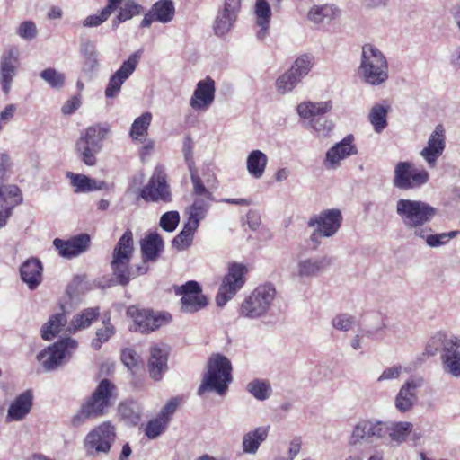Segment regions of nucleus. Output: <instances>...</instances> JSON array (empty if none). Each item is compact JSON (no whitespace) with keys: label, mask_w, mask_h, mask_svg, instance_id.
Returning <instances> with one entry per match:
<instances>
[{"label":"nucleus","mask_w":460,"mask_h":460,"mask_svg":"<svg viewBox=\"0 0 460 460\" xmlns=\"http://www.w3.org/2000/svg\"><path fill=\"white\" fill-rule=\"evenodd\" d=\"M396 213L406 228L411 230L415 237L424 240L430 248L446 245L460 234L458 230L433 234L431 227L425 225L436 216L437 209L424 201L401 199L396 203Z\"/></svg>","instance_id":"f257e3e1"},{"label":"nucleus","mask_w":460,"mask_h":460,"mask_svg":"<svg viewBox=\"0 0 460 460\" xmlns=\"http://www.w3.org/2000/svg\"><path fill=\"white\" fill-rule=\"evenodd\" d=\"M118 398L117 388L108 379H102L93 394L81 405L80 411L72 418L75 427L83 424L88 419L103 416Z\"/></svg>","instance_id":"f03ea898"},{"label":"nucleus","mask_w":460,"mask_h":460,"mask_svg":"<svg viewBox=\"0 0 460 460\" xmlns=\"http://www.w3.org/2000/svg\"><path fill=\"white\" fill-rule=\"evenodd\" d=\"M441 347L443 371L453 377H460V338L454 334L438 332L428 341L425 353L434 356Z\"/></svg>","instance_id":"7ed1b4c3"},{"label":"nucleus","mask_w":460,"mask_h":460,"mask_svg":"<svg viewBox=\"0 0 460 460\" xmlns=\"http://www.w3.org/2000/svg\"><path fill=\"white\" fill-rule=\"evenodd\" d=\"M388 62L383 52L375 45L362 46L358 74L367 84L378 86L388 79Z\"/></svg>","instance_id":"20e7f679"},{"label":"nucleus","mask_w":460,"mask_h":460,"mask_svg":"<svg viewBox=\"0 0 460 460\" xmlns=\"http://www.w3.org/2000/svg\"><path fill=\"white\" fill-rule=\"evenodd\" d=\"M111 132L108 123H98L88 127L75 143V152L82 162L93 166L97 163L96 155L102 148V142Z\"/></svg>","instance_id":"39448f33"},{"label":"nucleus","mask_w":460,"mask_h":460,"mask_svg":"<svg viewBox=\"0 0 460 460\" xmlns=\"http://www.w3.org/2000/svg\"><path fill=\"white\" fill-rule=\"evenodd\" d=\"M231 371L232 366L226 357L219 354L212 356L208 363V372L204 375L198 394L201 395L206 391H215L223 395L232 381Z\"/></svg>","instance_id":"423d86ee"},{"label":"nucleus","mask_w":460,"mask_h":460,"mask_svg":"<svg viewBox=\"0 0 460 460\" xmlns=\"http://www.w3.org/2000/svg\"><path fill=\"white\" fill-rule=\"evenodd\" d=\"M133 252V234L130 230H127L114 247L111 262L112 273L118 283L122 286L127 285L131 279L135 278L133 270L129 268Z\"/></svg>","instance_id":"0eeeda50"},{"label":"nucleus","mask_w":460,"mask_h":460,"mask_svg":"<svg viewBox=\"0 0 460 460\" xmlns=\"http://www.w3.org/2000/svg\"><path fill=\"white\" fill-rule=\"evenodd\" d=\"M276 288L271 283L258 286L242 303L240 314L250 319L265 316L273 305Z\"/></svg>","instance_id":"6e6552de"},{"label":"nucleus","mask_w":460,"mask_h":460,"mask_svg":"<svg viewBox=\"0 0 460 460\" xmlns=\"http://www.w3.org/2000/svg\"><path fill=\"white\" fill-rule=\"evenodd\" d=\"M116 436V429L110 421L96 426L84 438V447L86 455L97 456L109 454Z\"/></svg>","instance_id":"1a4fd4ad"},{"label":"nucleus","mask_w":460,"mask_h":460,"mask_svg":"<svg viewBox=\"0 0 460 460\" xmlns=\"http://www.w3.org/2000/svg\"><path fill=\"white\" fill-rule=\"evenodd\" d=\"M342 216L339 209H325L317 215L311 217L307 222L308 227H313L314 232L310 235L312 243L319 244L320 237H332L340 229Z\"/></svg>","instance_id":"9d476101"},{"label":"nucleus","mask_w":460,"mask_h":460,"mask_svg":"<svg viewBox=\"0 0 460 460\" xmlns=\"http://www.w3.org/2000/svg\"><path fill=\"white\" fill-rule=\"evenodd\" d=\"M394 172V186L403 190L420 188L429 180V174L426 169L417 168L410 162H399Z\"/></svg>","instance_id":"9b49d317"},{"label":"nucleus","mask_w":460,"mask_h":460,"mask_svg":"<svg viewBox=\"0 0 460 460\" xmlns=\"http://www.w3.org/2000/svg\"><path fill=\"white\" fill-rule=\"evenodd\" d=\"M247 268L243 263L232 262L228 266V272L224 277L216 297L217 305L224 306L231 300L245 282Z\"/></svg>","instance_id":"f8f14e48"},{"label":"nucleus","mask_w":460,"mask_h":460,"mask_svg":"<svg viewBox=\"0 0 460 460\" xmlns=\"http://www.w3.org/2000/svg\"><path fill=\"white\" fill-rule=\"evenodd\" d=\"M76 348L77 342L75 340L65 338L40 351L37 358L42 363L45 370H53L60 366L63 361L68 359Z\"/></svg>","instance_id":"ddd939ff"},{"label":"nucleus","mask_w":460,"mask_h":460,"mask_svg":"<svg viewBox=\"0 0 460 460\" xmlns=\"http://www.w3.org/2000/svg\"><path fill=\"white\" fill-rule=\"evenodd\" d=\"M140 196L146 201L169 203L172 200L166 174L162 165L155 166L147 184L141 190Z\"/></svg>","instance_id":"4468645a"},{"label":"nucleus","mask_w":460,"mask_h":460,"mask_svg":"<svg viewBox=\"0 0 460 460\" xmlns=\"http://www.w3.org/2000/svg\"><path fill=\"white\" fill-rule=\"evenodd\" d=\"M128 314L133 318L134 331L148 333L169 323L172 320L170 314L165 312H154L151 310H139L130 307Z\"/></svg>","instance_id":"2eb2a0df"},{"label":"nucleus","mask_w":460,"mask_h":460,"mask_svg":"<svg viewBox=\"0 0 460 460\" xmlns=\"http://www.w3.org/2000/svg\"><path fill=\"white\" fill-rule=\"evenodd\" d=\"M142 51L137 50L124 61L120 67L111 75L105 89L107 98H114L119 93L122 84L133 74L140 60Z\"/></svg>","instance_id":"dca6fc26"},{"label":"nucleus","mask_w":460,"mask_h":460,"mask_svg":"<svg viewBox=\"0 0 460 460\" xmlns=\"http://www.w3.org/2000/svg\"><path fill=\"white\" fill-rule=\"evenodd\" d=\"M20 66L19 51L15 48L6 49L0 58V85L4 94H8Z\"/></svg>","instance_id":"f3484780"},{"label":"nucleus","mask_w":460,"mask_h":460,"mask_svg":"<svg viewBox=\"0 0 460 460\" xmlns=\"http://www.w3.org/2000/svg\"><path fill=\"white\" fill-rule=\"evenodd\" d=\"M353 142L354 137L352 135H348L341 142L331 147L326 152L324 166L327 169L335 170L340 167L342 160L357 155L358 149Z\"/></svg>","instance_id":"a211bd4d"},{"label":"nucleus","mask_w":460,"mask_h":460,"mask_svg":"<svg viewBox=\"0 0 460 460\" xmlns=\"http://www.w3.org/2000/svg\"><path fill=\"white\" fill-rule=\"evenodd\" d=\"M215 81L211 77L199 81L190 100V107L195 111H207L215 100Z\"/></svg>","instance_id":"6ab92c4d"},{"label":"nucleus","mask_w":460,"mask_h":460,"mask_svg":"<svg viewBox=\"0 0 460 460\" xmlns=\"http://www.w3.org/2000/svg\"><path fill=\"white\" fill-rule=\"evenodd\" d=\"M332 260L327 256L301 258L297 261L294 275L300 279L319 276L330 266Z\"/></svg>","instance_id":"aec40b11"},{"label":"nucleus","mask_w":460,"mask_h":460,"mask_svg":"<svg viewBox=\"0 0 460 460\" xmlns=\"http://www.w3.org/2000/svg\"><path fill=\"white\" fill-rule=\"evenodd\" d=\"M53 244L60 256L71 259L88 250L90 236L86 234H81L66 241L56 238Z\"/></svg>","instance_id":"412c9836"},{"label":"nucleus","mask_w":460,"mask_h":460,"mask_svg":"<svg viewBox=\"0 0 460 460\" xmlns=\"http://www.w3.org/2000/svg\"><path fill=\"white\" fill-rule=\"evenodd\" d=\"M445 146L443 127L441 125H438L429 136L427 146L420 152V155L430 168H434L436 166L437 160L442 155Z\"/></svg>","instance_id":"4be33fe9"},{"label":"nucleus","mask_w":460,"mask_h":460,"mask_svg":"<svg viewBox=\"0 0 460 460\" xmlns=\"http://www.w3.org/2000/svg\"><path fill=\"white\" fill-rule=\"evenodd\" d=\"M422 383L421 378H411L400 388L394 400L395 408L400 412H407L412 408L417 400L416 390Z\"/></svg>","instance_id":"5701e85b"},{"label":"nucleus","mask_w":460,"mask_h":460,"mask_svg":"<svg viewBox=\"0 0 460 460\" xmlns=\"http://www.w3.org/2000/svg\"><path fill=\"white\" fill-rule=\"evenodd\" d=\"M167 360L168 352L165 347L159 345L151 347L147 367L150 376L154 380L159 381L162 379L164 373L167 370Z\"/></svg>","instance_id":"b1692460"},{"label":"nucleus","mask_w":460,"mask_h":460,"mask_svg":"<svg viewBox=\"0 0 460 460\" xmlns=\"http://www.w3.org/2000/svg\"><path fill=\"white\" fill-rule=\"evenodd\" d=\"M32 393L31 391H25L18 395L15 400L11 403L6 419L10 421H20L31 410L32 407Z\"/></svg>","instance_id":"393cba45"},{"label":"nucleus","mask_w":460,"mask_h":460,"mask_svg":"<svg viewBox=\"0 0 460 460\" xmlns=\"http://www.w3.org/2000/svg\"><path fill=\"white\" fill-rule=\"evenodd\" d=\"M42 265L38 259H29L20 268V274L22 281L30 289L36 288L42 280Z\"/></svg>","instance_id":"a878e982"},{"label":"nucleus","mask_w":460,"mask_h":460,"mask_svg":"<svg viewBox=\"0 0 460 460\" xmlns=\"http://www.w3.org/2000/svg\"><path fill=\"white\" fill-rule=\"evenodd\" d=\"M385 438H389L396 445L404 443L411 434L413 424L409 421H385Z\"/></svg>","instance_id":"bb28decb"},{"label":"nucleus","mask_w":460,"mask_h":460,"mask_svg":"<svg viewBox=\"0 0 460 460\" xmlns=\"http://www.w3.org/2000/svg\"><path fill=\"white\" fill-rule=\"evenodd\" d=\"M332 103L331 101L327 102H303L297 105V113L300 118L304 119H314L317 117H322L331 111Z\"/></svg>","instance_id":"cd10ccee"},{"label":"nucleus","mask_w":460,"mask_h":460,"mask_svg":"<svg viewBox=\"0 0 460 460\" xmlns=\"http://www.w3.org/2000/svg\"><path fill=\"white\" fill-rule=\"evenodd\" d=\"M277 4H280L282 0H275ZM254 13L256 15V23L260 27L257 37L263 40L269 30V23L271 18L270 6L267 0H256L254 6Z\"/></svg>","instance_id":"c85d7f7f"},{"label":"nucleus","mask_w":460,"mask_h":460,"mask_svg":"<svg viewBox=\"0 0 460 460\" xmlns=\"http://www.w3.org/2000/svg\"><path fill=\"white\" fill-rule=\"evenodd\" d=\"M67 177L71 180V184L75 187L76 193L91 192L107 188L105 181L89 178L84 174L68 172Z\"/></svg>","instance_id":"c756f323"},{"label":"nucleus","mask_w":460,"mask_h":460,"mask_svg":"<svg viewBox=\"0 0 460 460\" xmlns=\"http://www.w3.org/2000/svg\"><path fill=\"white\" fill-rule=\"evenodd\" d=\"M268 164V156L261 150H252L246 159V169L253 179H261Z\"/></svg>","instance_id":"7c9ffc66"},{"label":"nucleus","mask_w":460,"mask_h":460,"mask_svg":"<svg viewBox=\"0 0 460 460\" xmlns=\"http://www.w3.org/2000/svg\"><path fill=\"white\" fill-rule=\"evenodd\" d=\"M340 15L341 10L334 4L314 5L308 13V19L314 23H328Z\"/></svg>","instance_id":"2f4dec72"},{"label":"nucleus","mask_w":460,"mask_h":460,"mask_svg":"<svg viewBox=\"0 0 460 460\" xmlns=\"http://www.w3.org/2000/svg\"><path fill=\"white\" fill-rule=\"evenodd\" d=\"M141 252L145 261H155L164 249V241L157 233H152L141 241Z\"/></svg>","instance_id":"473e14b6"},{"label":"nucleus","mask_w":460,"mask_h":460,"mask_svg":"<svg viewBox=\"0 0 460 460\" xmlns=\"http://www.w3.org/2000/svg\"><path fill=\"white\" fill-rule=\"evenodd\" d=\"M269 427H259L246 433L243 438V451L247 454H255L261 444L267 438Z\"/></svg>","instance_id":"72a5a7b5"},{"label":"nucleus","mask_w":460,"mask_h":460,"mask_svg":"<svg viewBox=\"0 0 460 460\" xmlns=\"http://www.w3.org/2000/svg\"><path fill=\"white\" fill-rule=\"evenodd\" d=\"M80 50L84 58L83 72L87 75H92L99 67L96 47L92 41L86 40L82 43Z\"/></svg>","instance_id":"f704fd0d"},{"label":"nucleus","mask_w":460,"mask_h":460,"mask_svg":"<svg viewBox=\"0 0 460 460\" xmlns=\"http://www.w3.org/2000/svg\"><path fill=\"white\" fill-rule=\"evenodd\" d=\"M390 107L380 103L372 106L368 114V120L376 133H381L387 127V113Z\"/></svg>","instance_id":"c9c22d12"},{"label":"nucleus","mask_w":460,"mask_h":460,"mask_svg":"<svg viewBox=\"0 0 460 460\" xmlns=\"http://www.w3.org/2000/svg\"><path fill=\"white\" fill-rule=\"evenodd\" d=\"M100 315L99 307H89L76 314L70 322V331H79L89 327Z\"/></svg>","instance_id":"e433bc0d"},{"label":"nucleus","mask_w":460,"mask_h":460,"mask_svg":"<svg viewBox=\"0 0 460 460\" xmlns=\"http://www.w3.org/2000/svg\"><path fill=\"white\" fill-rule=\"evenodd\" d=\"M67 320L63 313L56 314L43 325L41 329V337L45 341L52 340L66 325Z\"/></svg>","instance_id":"4c0bfd02"},{"label":"nucleus","mask_w":460,"mask_h":460,"mask_svg":"<svg viewBox=\"0 0 460 460\" xmlns=\"http://www.w3.org/2000/svg\"><path fill=\"white\" fill-rule=\"evenodd\" d=\"M210 200L211 199L197 198L193 204L187 208V213L189 215L188 222L199 227V222L205 218L209 208Z\"/></svg>","instance_id":"58836bf2"},{"label":"nucleus","mask_w":460,"mask_h":460,"mask_svg":"<svg viewBox=\"0 0 460 460\" xmlns=\"http://www.w3.org/2000/svg\"><path fill=\"white\" fill-rule=\"evenodd\" d=\"M22 195L20 188L16 185H3L0 186V204L4 206L13 207L22 203Z\"/></svg>","instance_id":"ea45409f"},{"label":"nucleus","mask_w":460,"mask_h":460,"mask_svg":"<svg viewBox=\"0 0 460 460\" xmlns=\"http://www.w3.org/2000/svg\"><path fill=\"white\" fill-rule=\"evenodd\" d=\"M197 229V226L187 221L183 226V229L173 238V247L180 251H183L189 248L192 243L194 234Z\"/></svg>","instance_id":"a19ab883"},{"label":"nucleus","mask_w":460,"mask_h":460,"mask_svg":"<svg viewBox=\"0 0 460 460\" xmlns=\"http://www.w3.org/2000/svg\"><path fill=\"white\" fill-rule=\"evenodd\" d=\"M181 308L184 313L193 314L208 305V299L205 295L194 294L190 296H183L181 298Z\"/></svg>","instance_id":"79ce46f5"},{"label":"nucleus","mask_w":460,"mask_h":460,"mask_svg":"<svg viewBox=\"0 0 460 460\" xmlns=\"http://www.w3.org/2000/svg\"><path fill=\"white\" fill-rule=\"evenodd\" d=\"M152 12L155 20L166 23L171 22L174 16V5L171 0H160L154 4Z\"/></svg>","instance_id":"37998d69"},{"label":"nucleus","mask_w":460,"mask_h":460,"mask_svg":"<svg viewBox=\"0 0 460 460\" xmlns=\"http://www.w3.org/2000/svg\"><path fill=\"white\" fill-rule=\"evenodd\" d=\"M152 114L145 112L137 117L132 123L129 136L133 140H137L139 137H144L147 135L148 128L151 124Z\"/></svg>","instance_id":"c03bdc74"},{"label":"nucleus","mask_w":460,"mask_h":460,"mask_svg":"<svg viewBox=\"0 0 460 460\" xmlns=\"http://www.w3.org/2000/svg\"><path fill=\"white\" fill-rule=\"evenodd\" d=\"M142 12L143 8L140 4H137L134 0H126L123 6L120 7L116 19L113 21V25L117 27L120 22H126L140 14Z\"/></svg>","instance_id":"a18cd8bd"},{"label":"nucleus","mask_w":460,"mask_h":460,"mask_svg":"<svg viewBox=\"0 0 460 460\" xmlns=\"http://www.w3.org/2000/svg\"><path fill=\"white\" fill-rule=\"evenodd\" d=\"M314 58L309 54L299 56L290 67V71L300 80L308 75L313 67Z\"/></svg>","instance_id":"49530a36"},{"label":"nucleus","mask_w":460,"mask_h":460,"mask_svg":"<svg viewBox=\"0 0 460 460\" xmlns=\"http://www.w3.org/2000/svg\"><path fill=\"white\" fill-rule=\"evenodd\" d=\"M237 18L226 13L218 12L213 29L217 36H224L230 31Z\"/></svg>","instance_id":"de8ad7c7"},{"label":"nucleus","mask_w":460,"mask_h":460,"mask_svg":"<svg viewBox=\"0 0 460 460\" xmlns=\"http://www.w3.org/2000/svg\"><path fill=\"white\" fill-rule=\"evenodd\" d=\"M333 123L324 116L314 118L306 122L305 128L313 129L318 137H327L333 128Z\"/></svg>","instance_id":"09e8293b"},{"label":"nucleus","mask_w":460,"mask_h":460,"mask_svg":"<svg viewBox=\"0 0 460 460\" xmlns=\"http://www.w3.org/2000/svg\"><path fill=\"white\" fill-rule=\"evenodd\" d=\"M301 82L290 70L281 75L276 81L278 93L285 94L291 92Z\"/></svg>","instance_id":"8fccbe9b"},{"label":"nucleus","mask_w":460,"mask_h":460,"mask_svg":"<svg viewBox=\"0 0 460 460\" xmlns=\"http://www.w3.org/2000/svg\"><path fill=\"white\" fill-rule=\"evenodd\" d=\"M247 390L260 401L268 399L271 393L270 383L264 380H253L250 382L247 385Z\"/></svg>","instance_id":"3c124183"},{"label":"nucleus","mask_w":460,"mask_h":460,"mask_svg":"<svg viewBox=\"0 0 460 460\" xmlns=\"http://www.w3.org/2000/svg\"><path fill=\"white\" fill-rule=\"evenodd\" d=\"M102 323V327L98 328L96 331V338L92 341V347L94 349H99L102 343L107 342L115 333V328L110 323V319L104 320Z\"/></svg>","instance_id":"603ef678"},{"label":"nucleus","mask_w":460,"mask_h":460,"mask_svg":"<svg viewBox=\"0 0 460 460\" xmlns=\"http://www.w3.org/2000/svg\"><path fill=\"white\" fill-rule=\"evenodd\" d=\"M40 76L53 88H61L64 85L66 80L65 75L54 68H47L42 70L40 74Z\"/></svg>","instance_id":"864d4df0"},{"label":"nucleus","mask_w":460,"mask_h":460,"mask_svg":"<svg viewBox=\"0 0 460 460\" xmlns=\"http://www.w3.org/2000/svg\"><path fill=\"white\" fill-rule=\"evenodd\" d=\"M369 439L367 429L366 420H359L353 428L349 438V446L355 447L361 443L362 440Z\"/></svg>","instance_id":"5fc2aeb1"},{"label":"nucleus","mask_w":460,"mask_h":460,"mask_svg":"<svg viewBox=\"0 0 460 460\" xmlns=\"http://www.w3.org/2000/svg\"><path fill=\"white\" fill-rule=\"evenodd\" d=\"M334 329L349 332L353 329L356 324L355 317L348 314H337L332 321Z\"/></svg>","instance_id":"6e6d98bb"},{"label":"nucleus","mask_w":460,"mask_h":460,"mask_svg":"<svg viewBox=\"0 0 460 460\" xmlns=\"http://www.w3.org/2000/svg\"><path fill=\"white\" fill-rule=\"evenodd\" d=\"M166 425V420L158 416L156 419H154L147 423L145 434L148 438L154 439L165 429Z\"/></svg>","instance_id":"4d7b16f0"},{"label":"nucleus","mask_w":460,"mask_h":460,"mask_svg":"<svg viewBox=\"0 0 460 460\" xmlns=\"http://www.w3.org/2000/svg\"><path fill=\"white\" fill-rule=\"evenodd\" d=\"M137 405L134 402H122L119 405V412L128 422L137 424L140 416L136 411Z\"/></svg>","instance_id":"13d9d810"},{"label":"nucleus","mask_w":460,"mask_h":460,"mask_svg":"<svg viewBox=\"0 0 460 460\" xmlns=\"http://www.w3.org/2000/svg\"><path fill=\"white\" fill-rule=\"evenodd\" d=\"M369 439L385 438V421L366 420Z\"/></svg>","instance_id":"bf43d9fd"},{"label":"nucleus","mask_w":460,"mask_h":460,"mask_svg":"<svg viewBox=\"0 0 460 460\" xmlns=\"http://www.w3.org/2000/svg\"><path fill=\"white\" fill-rule=\"evenodd\" d=\"M16 33L25 40H32L38 35V29L34 22L24 21L17 27Z\"/></svg>","instance_id":"052dcab7"},{"label":"nucleus","mask_w":460,"mask_h":460,"mask_svg":"<svg viewBox=\"0 0 460 460\" xmlns=\"http://www.w3.org/2000/svg\"><path fill=\"white\" fill-rule=\"evenodd\" d=\"M191 182L193 184L194 194L198 198L213 199L212 193L203 185L201 179L198 174V170L190 172Z\"/></svg>","instance_id":"680f3d73"},{"label":"nucleus","mask_w":460,"mask_h":460,"mask_svg":"<svg viewBox=\"0 0 460 460\" xmlns=\"http://www.w3.org/2000/svg\"><path fill=\"white\" fill-rule=\"evenodd\" d=\"M180 222V214L177 211H169L164 213L160 218V226L167 232H172L176 229Z\"/></svg>","instance_id":"e2e57ef3"},{"label":"nucleus","mask_w":460,"mask_h":460,"mask_svg":"<svg viewBox=\"0 0 460 460\" xmlns=\"http://www.w3.org/2000/svg\"><path fill=\"white\" fill-rule=\"evenodd\" d=\"M175 294L181 296H192L194 294H201V287L200 285L194 280H190L181 286H177L174 288Z\"/></svg>","instance_id":"0e129e2a"},{"label":"nucleus","mask_w":460,"mask_h":460,"mask_svg":"<svg viewBox=\"0 0 460 460\" xmlns=\"http://www.w3.org/2000/svg\"><path fill=\"white\" fill-rule=\"evenodd\" d=\"M111 13L109 12V10H106L103 8L100 13L93 14L87 16L83 21V26L84 27H96L101 25L102 22H104L111 15Z\"/></svg>","instance_id":"69168bd1"},{"label":"nucleus","mask_w":460,"mask_h":460,"mask_svg":"<svg viewBox=\"0 0 460 460\" xmlns=\"http://www.w3.org/2000/svg\"><path fill=\"white\" fill-rule=\"evenodd\" d=\"M402 372V366L394 365L385 368L377 378L378 383L395 380L400 377Z\"/></svg>","instance_id":"338daca9"},{"label":"nucleus","mask_w":460,"mask_h":460,"mask_svg":"<svg viewBox=\"0 0 460 460\" xmlns=\"http://www.w3.org/2000/svg\"><path fill=\"white\" fill-rule=\"evenodd\" d=\"M182 152L189 171L191 172L197 170V168L195 167V162L193 158V144L190 138H185L183 142Z\"/></svg>","instance_id":"774afa93"}]
</instances>
